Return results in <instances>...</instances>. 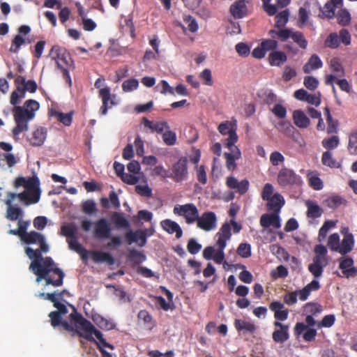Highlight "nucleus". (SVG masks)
<instances>
[{
  "label": "nucleus",
  "instance_id": "nucleus-1",
  "mask_svg": "<svg viewBox=\"0 0 357 357\" xmlns=\"http://www.w3.org/2000/svg\"><path fill=\"white\" fill-rule=\"evenodd\" d=\"M22 241L26 244L39 245V248L35 250L31 247H26L25 250L26 255L31 260L29 270L37 276L36 282L39 283L42 280H45L46 285L61 286L63 284V272L56 267L51 257H41L42 253H47L50 250L45 236L33 231L24 232Z\"/></svg>",
  "mask_w": 357,
  "mask_h": 357
},
{
  "label": "nucleus",
  "instance_id": "nucleus-2",
  "mask_svg": "<svg viewBox=\"0 0 357 357\" xmlns=\"http://www.w3.org/2000/svg\"><path fill=\"white\" fill-rule=\"evenodd\" d=\"M14 186L17 188L23 187L24 190L16 193L8 192L4 201L7 206L6 217L10 220H18V228L21 232H27L26 229L30 225L29 221H24L22 218L23 210L17 205L18 202L24 206L37 204L40 199L41 189L40 181L37 176L18 177L14 182Z\"/></svg>",
  "mask_w": 357,
  "mask_h": 357
},
{
  "label": "nucleus",
  "instance_id": "nucleus-3",
  "mask_svg": "<svg viewBox=\"0 0 357 357\" xmlns=\"http://www.w3.org/2000/svg\"><path fill=\"white\" fill-rule=\"evenodd\" d=\"M242 227L240 224L231 219L225 222L215 236V246H208L203 251V257L207 260L213 259L216 264H220L225 259L224 250L227 242L231 238V229L234 233H238Z\"/></svg>",
  "mask_w": 357,
  "mask_h": 357
},
{
  "label": "nucleus",
  "instance_id": "nucleus-4",
  "mask_svg": "<svg viewBox=\"0 0 357 357\" xmlns=\"http://www.w3.org/2000/svg\"><path fill=\"white\" fill-rule=\"evenodd\" d=\"M71 318L75 324V331L81 337L89 341H95V338H96L98 340L96 344L102 352V357H112L109 353L105 351V349L109 348L113 350L114 347L106 342L101 332L80 314H73Z\"/></svg>",
  "mask_w": 357,
  "mask_h": 357
},
{
  "label": "nucleus",
  "instance_id": "nucleus-5",
  "mask_svg": "<svg viewBox=\"0 0 357 357\" xmlns=\"http://www.w3.org/2000/svg\"><path fill=\"white\" fill-rule=\"evenodd\" d=\"M39 108V103L31 99L26 100L23 106L14 107V119L16 126L13 129V134L15 138H17L20 133L28 130V122L35 117L36 112Z\"/></svg>",
  "mask_w": 357,
  "mask_h": 357
},
{
  "label": "nucleus",
  "instance_id": "nucleus-6",
  "mask_svg": "<svg viewBox=\"0 0 357 357\" xmlns=\"http://www.w3.org/2000/svg\"><path fill=\"white\" fill-rule=\"evenodd\" d=\"M63 292L58 293L56 291L52 294H46L45 299L54 303V306L56 308V311L50 313L49 317L50 318L51 324L53 327L57 326H61L64 329L67 331L75 330V326L72 320L71 315L73 314H78L76 312H72L70 314V323H68L63 319V317L68 313L67 307L57 300L62 298Z\"/></svg>",
  "mask_w": 357,
  "mask_h": 357
},
{
  "label": "nucleus",
  "instance_id": "nucleus-7",
  "mask_svg": "<svg viewBox=\"0 0 357 357\" xmlns=\"http://www.w3.org/2000/svg\"><path fill=\"white\" fill-rule=\"evenodd\" d=\"M315 256L308 266L309 272L315 279L321 278L324 267L328 264L327 249L323 245H317L314 248Z\"/></svg>",
  "mask_w": 357,
  "mask_h": 357
},
{
  "label": "nucleus",
  "instance_id": "nucleus-8",
  "mask_svg": "<svg viewBox=\"0 0 357 357\" xmlns=\"http://www.w3.org/2000/svg\"><path fill=\"white\" fill-rule=\"evenodd\" d=\"M50 56L52 60L54 61L57 68L63 72V75L70 83L71 79L68 68L70 65L71 59L68 51L59 45H54L50 52Z\"/></svg>",
  "mask_w": 357,
  "mask_h": 357
},
{
  "label": "nucleus",
  "instance_id": "nucleus-9",
  "mask_svg": "<svg viewBox=\"0 0 357 357\" xmlns=\"http://www.w3.org/2000/svg\"><path fill=\"white\" fill-rule=\"evenodd\" d=\"M277 181L282 188L299 186L303 183L301 177L287 167H283L278 172Z\"/></svg>",
  "mask_w": 357,
  "mask_h": 357
},
{
  "label": "nucleus",
  "instance_id": "nucleus-10",
  "mask_svg": "<svg viewBox=\"0 0 357 357\" xmlns=\"http://www.w3.org/2000/svg\"><path fill=\"white\" fill-rule=\"evenodd\" d=\"M237 125L236 120L225 121L222 122L218 128L219 132L222 135H227L225 139V146L226 147L232 146L237 142L238 137L236 133Z\"/></svg>",
  "mask_w": 357,
  "mask_h": 357
},
{
  "label": "nucleus",
  "instance_id": "nucleus-11",
  "mask_svg": "<svg viewBox=\"0 0 357 357\" xmlns=\"http://www.w3.org/2000/svg\"><path fill=\"white\" fill-rule=\"evenodd\" d=\"M173 213L176 215L183 217L185 222L189 225L195 222L199 218V210L192 203L176 204L174 207Z\"/></svg>",
  "mask_w": 357,
  "mask_h": 357
},
{
  "label": "nucleus",
  "instance_id": "nucleus-12",
  "mask_svg": "<svg viewBox=\"0 0 357 357\" xmlns=\"http://www.w3.org/2000/svg\"><path fill=\"white\" fill-rule=\"evenodd\" d=\"M104 79L100 77L95 82L94 86L96 89H99V96L101 98L102 101V105L100 109V113L102 115H105L107 112L109 104L114 105L116 102L114 101L116 98L115 95L111 94L110 88L108 86L102 87Z\"/></svg>",
  "mask_w": 357,
  "mask_h": 357
},
{
  "label": "nucleus",
  "instance_id": "nucleus-13",
  "mask_svg": "<svg viewBox=\"0 0 357 357\" xmlns=\"http://www.w3.org/2000/svg\"><path fill=\"white\" fill-rule=\"evenodd\" d=\"M188 160L185 157L179 158L174 162L170 172V178L176 183H181L188 178Z\"/></svg>",
  "mask_w": 357,
  "mask_h": 357
},
{
  "label": "nucleus",
  "instance_id": "nucleus-14",
  "mask_svg": "<svg viewBox=\"0 0 357 357\" xmlns=\"http://www.w3.org/2000/svg\"><path fill=\"white\" fill-rule=\"evenodd\" d=\"M93 234L98 239H107L110 237L112 228L107 219L102 218L94 222Z\"/></svg>",
  "mask_w": 357,
  "mask_h": 357
},
{
  "label": "nucleus",
  "instance_id": "nucleus-15",
  "mask_svg": "<svg viewBox=\"0 0 357 357\" xmlns=\"http://www.w3.org/2000/svg\"><path fill=\"white\" fill-rule=\"evenodd\" d=\"M196 222L197 227L206 231L213 230L217 227V218L213 212L204 213L199 215Z\"/></svg>",
  "mask_w": 357,
  "mask_h": 357
},
{
  "label": "nucleus",
  "instance_id": "nucleus-16",
  "mask_svg": "<svg viewBox=\"0 0 357 357\" xmlns=\"http://www.w3.org/2000/svg\"><path fill=\"white\" fill-rule=\"evenodd\" d=\"M250 0H236L230 7L231 15L236 19L245 16L248 13V6Z\"/></svg>",
  "mask_w": 357,
  "mask_h": 357
},
{
  "label": "nucleus",
  "instance_id": "nucleus-17",
  "mask_svg": "<svg viewBox=\"0 0 357 357\" xmlns=\"http://www.w3.org/2000/svg\"><path fill=\"white\" fill-rule=\"evenodd\" d=\"M269 309L273 312L275 319L282 321L287 319L289 317V310L280 301H273L269 305Z\"/></svg>",
  "mask_w": 357,
  "mask_h": 357
},
{
  "label": "nucleus",
  "instance_id": "nucleus-18",
  "mask_svg": "<svg viewBox=\"0 0 357 357\" xmlns=\"http://www.w3.org/2000/svg\"><path fill=\"white\" fill-rule=\"evenodd\" d=\"M260 225L264 228H268L271 226L275 229H279L281 227L279 214L275 212L272 214H263L260 218Z\"/></svg>",
  "mask_w": 357,
  "mask_h": 357
},
{
  "label": "nucleus",
  "instance_id": "nucleus-19",
  "mask_svg": "<svg viewBox=\"0 0 357 357\" xmlns=\"http://www.w3.org/2000/svg\"><path fill=\"white\" fill-rule=\"evenodd\" d=\"M340 269L342 271V277L347 278L354 277L357 273V269L354 266V261L351 258H344L340 262Z\"/></svg>",
  "mask_w": 357,
  "mask_h": 357
},
{
  "label": "nucleus",
  "instance_id": "nucleus-20",
  "mask_svg": "<svg viewBox=\"0 0 357 357\" xmlns=\"http://www.w3.org/2000/svg\"><path fill=\"white\" fill-rule=\"evenodd\" d=\"M227 148L229 149V152L225 153L226 166L229 170H234L236 168L235 161L241 158V152L235 145Z\"/></svg>",
  "mask_w": 357,
  "mask_h": 357
},
{
  "label": "nucleus",
  "instance_id": "nucleus-21",
  "mask_svg": "<svg viewBox=\"0 0 357 357\" xmlns=\"http://www.w3.org/2000/svg\"><path fill=\"white\" fill-rule=\"evenodd\" d=\"M88 257H91L95 263H107L109 265L114 264V257L111 254L102 251H91L89 252Z\"/></svg>",
  "mask_w": 357,
  "mask_h": 357
},
{
  "label": "nucleus",
  "instance_id": "nucleus-22",
  "mask_svg": "<svg viewBox=\"0 0 357 357\" xmlns=\"http://www.w3.org/2000/svg\"><path fill=\"white\" fill-rule=\"evenodd\" d=\"M162 228L170 234H175L176 237L179 238L182 236L183 231L180 225L175 221L166 219L160 222Z\"/></svg>",
  "mask_w": 357,
  "mask_h": 357
},
{
  "label": "nucleus",
  "instance_id": "nucleus-23",
  "mask_svg": "<svg viewBox=\"0 0 357 357\" xmlns=\"http://www.w3.org/2000/svg\"><path fill=\"white\" fill-rule=\"evenodd\" d=\"M292 119L294 124L301 129L307 128L310 124V120L301 109H296L293 112Z\"/></svg>",
  "mask_w": 357,
  "mask_h": 357
},
{
  "label": "nucleus",
  "instance_id": "nucleus-24",
  "mask_svg": "<svg viewBox=\"0 0 357 357\" xmlns=\"http://www.w3.org/2000/svg\"><path fill=\"white\" fill-rule=\"evenodd\" d=\"M73 112L63 113L54 108H50L49 109V115L52 118H54L56 120L60 121L66 126H69L73 120Z\"/></svg>",
  "mask_w": 357,
  "mask_h": 357
},
{
  "label": "nucleus",
  "instance_id": "nucleus-25",
  "mask_svg": "<svg viewBox=\"0 0 357 357\" xmlns=\"http://www.w3.org/2000/svg\"><path fill=\"white\" fill-rule=\"evenodd\" d=\"M126 238L128 244L136 243L139 246H144L146 243V237L144 232L142 230L130 231L126 234Z\"/></svg>",
  "mask_w": 357,
  "mask_h": 357
},
{
  "label": "nucleus",
  "instance_id": "nucleus-26",
  "mask_svg": "<svg viewBox=\"0 0 357 357\" xmlns=\"http://www.w3.org/2000/svg\"><path fill=\"white\" fill-rule=\"evenodd\" d=\"M266 202L268 208L278 213H279L280 209L284 204V197L278 192H275L273 197Z\"/></svg>",
  "mask_w": 357,
  "mask_h": 357
},
{
  "label": "nucleus",
  "instance_id": "nucleus-27",
  "mask_svg": "<svg viewBox=\"0 0 357 357\" xmlns=\"http://www.w3.org/2000/svg\"><path fill=\"white\" fill-rule=\"evenodd\" d=\"M47 137V130L43 127L37 128L31 134L29 142L33 146H41Z\"/></svg>",
  "mask_w": 357,
  "mask_h": 357
},
{
  "label": "nucleus",
  "instance_id": "nucleus-28",
  "mask_svg": "<svg viewBox=\"0 0 357 357\" xmlns=\"http://www.w3.org/2000/svg\"><path fill=\"white\" fill-rule=\"evenodd\" d=\"M320 288V284L317 279L312 280L302 289L299 290V299L305 301L307 299L312 291L318 290Z\"/></svg>",
  "mask_w": 357,
  "mask_h": 357
},
{
  "label": "nucleus",
  "instance_id": "nucleus-29",
  "mask_svg": "<svg viewBox=\"0 0 357 357\" xmlns=\"http://www.w3.org/2000/svg\"><path fill=\"white\" fill-rule=\"evenodd\" d=\"M354 246V237L353 234H347V236H344L342 241H340V244L339 246V249L337 252L342 255H346L350 252Z\"/></svg>",
  "mask_w": 357,
  "mask_h": 357
},
{
  "label": "nucleus",
  "instance_id": "nucleus-30",
  "mask_svg": "<svg viewBox=\"0 0 357 357\" xmlns=\"http://www.w3.org/2000/svg\"><path fill=\"white\" fill-rule=\"evenodd\" d=\"M305 206L307 208V215L310 218H319L322 213V208L317 204L315 201L307 200L305 202Z\"/></svg>",
  "mask_w": 357,
  "mask_h": 357
},
{
  "label": "nucleus",
  "instance_id": "nucleus-31",
  "mask_svg": "<svg viewBox=\"0 0 357 357\" xmlns=\"http://www.w3.org/2000/svg\"><path fill=\"white\" fill-rule=\"evenodd\" d=\"M323 63L317 54H313L303 66V71L310 73L312 70L321 68Z\"/></svg>",
  "mask_w": 357,
  "mask_h": 357
},
{
  "label": "nucleus",
  "instance_id": "nucleus-32",
  "mask_svg": "<svg viewBox=\"0 0 357 357\" xmlns=\"http://www.w3.org/2000/svg\"><path fill=\"white\" fill-rule=\"evenodd\" d=\"M67 241L70 250L80 254L83 259L88 258L89 252L84 249L75 237L68 238Z\"/></svg>",
  "mask_w": 357,
  "mask_h": 357
},
{
  "label": "nucleus",
  "instance_id": "nucleus-33",
  "mask_svg": "<svg viewBox=\"0 0 357 357\" xmlns=\"http://www.w3.org/2000/svg\"><path fill=\"white\" fill-rule=\"evenodd\" d=\"M268 61L271 66H279L287 61V56L282 52L273 51L269 54Z\"/></svg>",
  "mask_w": 357,
  "mask_h": 357
},
{
  "label": "nucleus",
  "instance_id": "nucleus-34",
  "mask_svg": "<svg viewBox=\"0 0 357 357\" xmlns=\"http://www.w3.org/2000/svg\"><path fill=\"white\" fill-rule=\"evenodd\" d=\"M93 320L96 324L103 330H111L115 326V324L109 319H107L100 314H95Z\"/></svg>",
  "mask_w": 357,
  "mask_h": 357
},
{
  "label": "nucleus",
  "instance_id": "nucleus-35",
  "mask_svg": "<svg viewBox=\"0 0 357 357\" xmlns=\"http://www.w3.org/2000/svg\"><path fill=\"white\" fill-rule=\"evenodd\" d=\"M270 111L278 118L284 119L287 116V109L280 102H269Z\"/></svg>",
  "mask_w": 357,
  "mask_h": 357
},
{
  "label": "nucleus",
  "instance_id": "nucleus-36",
  "mask_svg": "<svg viewBox=\"0 0 357 357\" xmlns=\"http://www.w3.org/2000/svg\"><path fill=\"white\" fill-rule=\"evenodd\" d=\"M293 31L291 29H271L269 31V35L272 38H278L282 41H285L288 38H291Z\"/></svg>",
  "mask_w": 357,
  "mask_h": 357
},
{
  "label": "nucleus",
  "instance_id": "nucleus-37",
  "mask_svg": "<svg viewBox=\"0 0 357 357\" xmlns=\"http://www.w3.org/2000/svg\"><path fill=\"white\" fill-rule=\"evenodd\" d=\"M234 325L238 331H241L244 333H253L256 329L252 322L245 320L236 319Z\"/></svg>",
  "mask_w": 357,
  "mask_h": 357
},
{
  "label": "nucleus",
  "instance_id": "nucleus-38",
  "mask_svg": "<svg viewBox=\"0 0 357 357\" xmlns=\"http://www.w3.org/2000/svg\"><path fill=\"white\" fill-rule=\"evenodd\" d=\"M321 162L324 165L331 168H339L340 167V163L333 158V153L328 151L324 152L322 154Z\"/></svg>",
  "mask_w": 357,
  "mask_h": 357
},
{
  "label": "nucleus",
  "instance_id": "nucleus-39",
  "mask_svg": "<svg viewBox=\"0 0 357 357\" xmlns=\"http://www.w3.org/2000/svg\"><path fill=\"white\" fill-rule=\"evenodd\" d=\"M112 220L117 229L128 228L130 226L128 220L119 213H113Z\"/></svg>",
  "mask_w": 357,
  "mask_h": 357
},
{
  "label": "nucleus",
  "instance_id": "nucleus-40",
  "mask_svg": "<svg viewBox=\"0 0 357 357\" xmlns=\"http://www.w3.org/2000/svg\"><path fill=\"white\" fill-rule=\"evenodd\" d=\"M289 327H284V329H277L273 333V339L276 342L283 343L289 337Z\"/></svg>",
  "mask_w": 357,
  "mask_h": 357
},
{
  "label": "nucleus",
  "instance_id": "nucleus-41",
  "mask_svg": "<svg viewBox=\"0 0 357 357\" xmlns=\"http://www.w3.org/2000/svg\"><path fill=\"white\" fill-rule=\"evenodd\" d=\"M336 225V221L328 220L326 221L319 231L318 239L319 241H323L327 236L330 229L333 228Z\"/></svg>",
  "mask_w": 357,
  "mask_h": 357
},
{
  "label": "nucleus",
  "instance_id": "nucleus-42",
  "mask_svg": "<svg viewBox=\"0 0 357 357\" xmlns=\"http://www.w3.org/2000/svg\"><path fill=\"white\" fill-rule=\"evenodd\" d=\"M330 69L333 73L332 75L336 76V79L344 75V69L337 58H333L331 60Z\"/></svg>",
  "mask_w": 357,
  "mask_h": 357
},
{
  "label": "nucleus",
  "instance_id": "nucleus-43",
  "mask_svg": "<svg viewBox=\"0 0 357 357\" xmlns=\"http://www.w3.org/2000/svg\"><path fill=\"white\" fill-rule=\"evenodd\" d=\"M348 150L351 154H357V130L349 134Z\"/></svg>",
  "mask_w": 357,
  "mask_h": 357
},
{
  "label": "nucleus",
  "instance_id": "nucleus-44",
  "mask_svg": "<svg viewBox=\"0 0 357 357\" xmlns=\"http://www.w3.org/2000/svg\"><path fill=\"white\" fill-rule=\"evenodd\" d=\"M162 140L166 145L173 146L176 142V135L170 130V128L162 133Z\"/></svg>",
  "mask_w": 357,
  "mask_h": 357
},
{
  "label": "nucleus",
  "instance_id": "nucleus-45",
  "mask_svg": "<svg viewBox=\"0 0 357 357\" xmlns=\"http://www.w3.org/2000/svg\"><path fill=\"white\" fill-rule=\"evenodd\" d=\"M340 244V236L337 233L331 234L328 240V246L333 250L337 252Z\"/></svg>",
  "mask_w": 357,
  "mask_h": 357
},
{
  "label": "nucleus",
  "instance_id": "nucleus-46",
  "mask_svg": "<svg viewBox=\"0 0 357 357\" xmlns=\"http://www.w3.org/2000/svg\"><path fill=\"white\" fill-rule=\"evenodd\" d=\"M340 43L339 37L336 33H331L325 40V46L330 48H337Z\"/></svg>",
  "mask_w": 357,
  "mask_h": 357
},
{
  "label": "nucleus",
  "instance_id": "nucleus-47",
  "mask_svg": "<svg viewBox=\"0 0 357 357\" xmlns=\"http://www.w3.org/2000/svg\"><path fill=\"white\" fill-rule=\"evenodd\" d=\"M310 185L314 190H319L323 188V183L321 180L314 173H310L307 175Z\"/></svg>",
  "mask_w": 357,
  "mask_h": 357
},
{
  "label": "nucleus",
  "instance_id": "nucleus-48",
  "mask_svg": "<svg viewBox=\"0 0 357 357\" xmlns=\"http://www.w3.org/2000/svg\"><path fill=\"white\" fill-rule=\"evenodd\" d=\"M196 177L199 183L205 185L207 182V176L205 167L204 165L195 166Z\"/></svg>",
  "mask_w": 357,
  "mask_h": 357
},
{
  "label": "nucleus",
  "instance_id": "nucleus-49",
  "mask_svg": "<svg viewBox=\"0 0 357 357\" xmlns=\"http://www.w3.org/2000/svg\"><path fill=\"white\" fill-rule=\"evenodd\" d=\"M139 86V82L136 79L125 80L122 84V89L125 92H130L136 90Z\"/></svg>",
  "mask_w": 357,
  "mask_h": 357
},
{
  "label": "nucleus",
  "instance_id": "nucleus-50",
  "mask_svg": "<svg viewBox=\"0 0 357 357\" xmlns=\"http://www.w3.org/2000/svg\"><path fill=\"white\" fill-rule=\"evenodd\" d=\"M275 189L272 184L271 183H266L261 190V198L264 201H267L269 199H271L273 195L275 194Z\"/></svg>",
  "mask_w": 357,
  "mask_h": 357
},
{
  "label": "nucleus",
  "instance_id": "nucleus-51",
  "mask_svg": "<svg viewBox=\"0 0 357 357\" xmlns=\"http://www.w3.org/2000/svg\"><path fill=\"white\" fill-rule=\"evenodd\" d=\"M291 39L297 43L300 47L303 49H305L307 47V42L302 33L299 31H293Z\"/></svg>",
  "mask_w": 357,
  "mask_h": 357
},
{
  "label": "nucleus",
  "instance_id": "nucleus-52",
  "mask_svg": "<svg viewBox=\"0 0 357 357\" xmlns=\"http://www.w3.org/2000/svg\"><path fill=\"white\" fill-rule=\"evenodd\" d=\"M77 229L73 225H63L61 228V234L69 238L75 237Z\"/></svg>",
  "mask_w": 357,
  "mask_h": 357
},
{
  "label": "nucleus",
  "instance_id": "nucleus-53",
  "mask_svg": "<svg viewBox=\"0 0 357 357\" xmlns=\"http://www.w3.org/2000/svg\"><path fill=\"white\" fill-rule=\"evenodd\" d=\"M269 160L273 166H278L284 163V157L280 152L275 151L271 153Z\"/></svg>",
  "mask_w": 357,
  "mask_h": 357
},
{
  "label": "nucleus",
  "instance_id": "nucleus-54",
  "mask_svg": "<svg viewBox=\"0 0 357 357\" xmlns=\"http://www.w3.org/2000/svg\"><path fill=\"white\" fill-rule=\"evenodd\" d=\"M183 21L190 31L196 32L198 30L199 25L197 22L190 15H185L183 17Z\"/></svg>",
  "mask_w": 357,
  "mask_h": 357
},
{
  "label": "nucleus",
  "instance_id": "nucleus-55",
  "mask_svg": "<svg viewBox=\"0 0 357 357\" xmlns=\"http://www.w3.org/2000/svg\"><path fill=\"white\" fill-rule=\"evenodd\" d=\"M289 19V12L285 10L278 13L275 17V25L277 27H283Z\"/></svg>",
  "mask_w": 357,
  "mask_h": 357
},
{
  "label": "nucleus",
  "instance_id": "nucleus-56",
  "mask_svg": "<svg viewBox=\"0 0 357 357\" xmlns=\"http://www.w3.org/2000/svg\"><path fill=\"white\" fill-rule=\"evenodd\" d=\"M340 143L339 137L336 135L332 136L328 139H324L322 141V145L325 149H335Z\"/></svg>",
  "mask_w": 357,
  "mask_h": 357
},
{
  "label": "nucleus",
  "instance_id": "nucleus-57",
  "mask_svg": "<svg viewBox=\"0 0 357 357\" xmlns=\"http://www.w3.org/2000/svg\"><path fill=\"white\" fill-rule=\"evenodd\" d=\"M25 43V40L20 35H17L12 41L10 51L17 53L22 45Z\"/></svg>",
  "mask_w": 357,
  "mask_h": 357
},
{
  "label": "nucleus",
  "instance_id": "nucleus-58",
  "mask_svg": "<svg viewBox=\"0 0 357 357\" xmlns=\"http://www.w3.org/2000/svg\"><path fill=\"white\" fill-rule=\"evenodd\" d=\"M138 318L139 320L144 321L148 328L151 329L153 328L152 317L147 311L141 310L138 313Z\"/></svg>",
  "mask_w": 357,
  "mask_h": 357
},
{
  "label": "nucleus",
  "instance_id": "nucleus-59",
  "mask_svg": "<svg viewBox=\"0 0 357 357\" xmlns=\"http://www.w3.org/2000/svg\"><path fill=\"white\" fill-rule=\"evenodd\" d=\"M135 191L137 194L144 197H151L152 190L147 183L139 184L135 186Z\"/></svg>",
  "mask_w": 357,
  "mask_h": 357
},
{
  "label": "nucleus",
  "instance_id": "nucleus-60",
  "mask_svg": "<svg viewBox=\"0 0 357 357\" xmlns=\"http://www.w3.org/2000/svg\"><path fill=\"white\" fill-rule=\"evenodd\" d=\"M338 23L342 26L349 24L351 21V15L346 10H341L337 14Z\"/></svg>",
  "mask_w": 357,
  "mask_h": 357
},
{
  "label": "nucleus",
  "instance_id": "nucleus-61",
  "mask_svg": "<svg viewBox=\"0 0 357 357\" xmlns=\"http://www.w3.org/2000/svg\"><path fill=\"white\" fill-rule=\"evenodd\" d=\"M237 253L243 258H248L251 255V246L248 243H241L237 249Z\"/></svg>",
  "mask_w": 357,
  "mask_h": 357
},
{
  "label": "nucleus",
  "instance_id": "nucleus-62",
  "mask_svg": "<svg viewBox=\"0 0 357 357\" xmlns=\"http://www.w3.org/2000/svg\"><path fill=\"white\" fill-rule=\"evenodd\" d=\"M297 298H299V290L286 294L284 296V301L288 305H293L297 302Z\"/></svg>",
  "mask_w": 357,
  "mask_h": 357
},
{
  "label": "nucleus",
  "instance_id": "nucleus-63",
  "mask_svg": "<svg viewBox=\"0 0 357 357\" xmlns=\"http://www.w3.org/2000/svg\"><path fill=\"white\" fill-rule=\"evenodd\" d=\"M326 121L328 123L327 132L328 133H336L338 130L339 123L337 120H334L331 116V114H328V116L326 118Z\"/></svg>",
  "mask_w": 357,
  "mask_h": 357
},
{
  "label": "nucleus",
  "instance_id": "nucleus-64",
  "mask_svg": "<svg viewBox=\"0 0 357 357\" xmlns=\"http://www.w3.org/2000/svg\"><path fill=\"white\" fill-rule=\"evenodd\" d=\"M303 84L307 89L313 91L317 88L319 81L314 77L307 76L304 78Z\"/></svg>",
  "mask_w": 357,
  "mask_h": 357
}]
</instances>
